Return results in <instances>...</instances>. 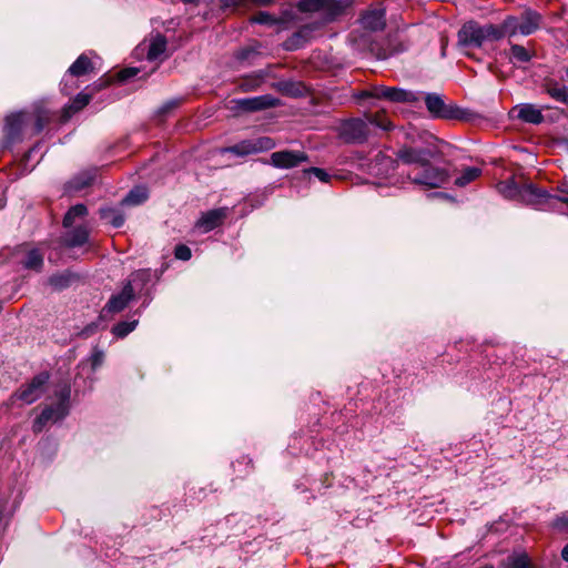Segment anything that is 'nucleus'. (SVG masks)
I'll return each instance as SVG.
<instances>
[{
  "mask_svg": "<svg viewBox=\"0 0 568 568\" xmlns=\"http://www.w3.org/2000/svg\"><path fill=\"white\" fill-rule=\"evenodd\" d=\"M566 80L568 81V65L565 68Z\"/></svg>",
  "mask_w": 568,
  "mask_h": 568,
  "instance_id": "6e6d98bb",
  "label": "nucleus"
},
{
  "mask_svg": "<svg viewBox=\"0 0 568 568\" xmlns=\"http://www.w3.org/2000/svg\"><path fill=\"white\" fill-rule=\"evenodd\" d=\"M75 278L74 274L70 272H64L60 274H54L49 278V283L51 286H53L57 290H63L72 283V281Z\"/></svg>",
  "mask_w": 568,
  "mask_h": 568,
  "instance_id": "2f4dec72",
  "label": "nucleus"
},
{
  "mask_svg": "<svg viewBox=\"0 0 568 568\" xmlns=\"http://www.w3.org/2000/svg\"><path fill=\"white\" fill-rule=\"evenodd\" d=\"M276 88L284 94L291 97H301L304 94L305 87L301 82L282 81L276 84Z\"/></svg>",
  "mask_w": 568,
  "mask_h": 568,
  "instance_id": "c756f323",
  "label": "nucleus"
},
{
  "mask_svg": "<svg viewBox=\"0 0 568 568\" xmlns=\"http://www.w3.org/2000/svg\"><path fill=\"white\" fill-rule=\"evenodd\" d=\"M99 214L102 220H106L115 229L121 227L125 221L124 215L114 207H101Z\"/></svg>",
  "mask_w": 568,
  "mask_h": 568,
  "instance_id": "393cba45",
  "label": "nucleus"
},
{
  "mask_svg": "<svg viewBox=\"0 0 568 568\" xmlns=\"http://www.w3.org/2000/svg\"><path fill=\"white\" fill-rule=\"evenodd\" d=\"M21 263L24 268L40 271L43 266V256L38 250H30Z\"/></svg>",
  "mask_w": 568,
  "mask_h": 568,
  "instance_id": "c85d7f7f",
  "label": "nucleus"
},
{
  "mask_svg": "<svg viewBox=\"0 0 568 568\" xmlns=\"http://www.w3.org/2000/svg\"><path fill=\"white\" fill-rule=\"evenodd\" d=\"M510 116L521 122L540 124L544 121L542 109L530 103H520L510 110Z\"/></svg>",
  "mask_w": 568,
  "mask_h": 568,
  "instance_id": "4468645a",
  "label": "nucleus"
},
{
  "mask_svg": "<svg viewBox=\"0 0 568 568\" xmlns=\"http://www.w3.org/2000/svg\"><path fill=\"white\" fill-rule=\"evenodd\" d=\"M312 28L310 27H303L302 29H300L297 32H295L291 39V41L294 43V44H300V39L302 38H305L306 36H308L311 32H312Z\"/></svg>",
  "mask_w": 568,
  "mask_h": 568,
  "instance_id": "c03bdc74",
  "label": "nucleus"
},
{
  "mask_svg": "<svg viewBox=\"0 0 568 568\" xmlns=\"http://www.w3.org/2000/svg\"><path fill=\"white\" fill-rule=\"evenodd\" d=\"M276 146L275 141L270 136H258L256 139L243 140L234 145L224 149V152L235 154L237 156H246L250 154L270 151Z\"/></svg>",
  "mask_w": 568,
  "mask_h": 568,
  "instance_id": "6e6552de",
  "label": "nucleus"
},
{
  "mask_svg": "<svg viewBox=\"0 0 568 568\" xmlns=\"http://www.w3.org/2000/svg\"><path fill=\"white\" fill-rule=\"evenodd\" d=\"M92 69V63L85 54H81L69 68L70 75L80 77L88 73Z\"/></svg>",
  "mask_w": 568,
  "mask_h": 568,
  "instance_id": "bb28decb",
  "label": "nucleus"
},
{
  "mask_svg": "<svg viewBox=\"0 0 568 568\" xmlns=\"http://www.w3.org/2000/svg\"><path fill=\"white\" fill-rule=\"evenodd\" d=\"M150 280V270H139L132 273L128 282L124 284L123 288L121 290V292L110 297L103 311L108 313L122 312L135 296L133 283H141V285H144Z\"/></svg>",
  "mask_w": 568,
  "mask_h": 568,
  "instance_id": "39448f33",
  "label": "nucleus"
},
{
  "mask_svg": "<svg viewBox=\"0 0 568 568\" xmlns=\"http://www.w3.org/2000/svg\"><path fill=\"white\" fill-rule=\"evenodd\" d=\"M257 4L266 6L270 4L273 0H254Z\"/></svg>",
  "mask_w": 568,
  "mask_h": 568,
  "instance_id": "8fccbe9b",
  "label": "nucleus"
},
{
  "mask_svg": "<svg viewBox=\"0 0 568 568\" xmlns=\"http://www.w3.org/2000/svg\"><path fill=\"white\" fill-rule=\"evenodd\" d=\"M425 104L429 113L439 119H456L459 110L446 105L443 98L436 93H428L425 97Z\"/></svg>",
  "mask_w": 568,
  "mask_h": 568,
  "instance_id": "9b49d317",
  "label": "nucleus"
},
{
  "mask_svg": "<svg viewBox=\"0 0 568 568\" xmlns=\"http://www.w3.org/2000/svg\"><path fill=\"white\" fill-rule=\"evenodd\" d=\"M542 17L534 10H525L520 18L508 16L501 23V30L505 37H515L516 34L530 36L539 29Z\"/></svg>",
  "mask_w": 568,
  "mask_h": 568,
  "instance_id": "20e7f679",
  "label": "nucleus"
},
{
  "mask_svg": "<svg viewBox=\"0 0 568 568\" xmlns=\"http://www.w3.org/2000/svg\"><path fill=\"white\" fill-rule=\"evenodd\" d=\"M149 194L148 190L143 186L132 189L125 197L121 201L122 205H140L146 201Z\"/></svg>",
  "mask_w": 568,
  "mask_h": 568,
  "instance_id": "a878e982",
  "label": "nucleus"
},
{
  "mask_svg": "<svg viewBox=\"0 0 568 568\" xmlns=\"http://www.w3.org/2000/svg\"><path fill=\"white\" fill-rule=\"evenodd\" d=\"M182 1H183V2H185V3H193V2H195L196 0H182Z\"/></svg>",
  "mask_w": 568,
  "mask_h": 568,
  "instance_id": "5fc2aeb1",
  "label": "nucleus"
},
{
  "mask_svg": "<svg viewBox=\"0 0 568 568\" xmlns=\"http://www.w3.org/2000/svg\"><path fill=\"white\" fill-rule=\"evenodd\" d=\"M223 9H240L245 6L246 0H221Z\"/></svg>",
  "mask_w": 568,
  "mask_h": 568,
  "instance_id": "79ce46f5",
  "label": "nucleus"
},
{
  "mask_svg": "<svg viewBox=\"0 0 568 568\" xmlns=\"http://www.w3.org/2000/svg\"><path fill=\"white\" fill-rule=\"evenodd\" d=\"M369 134L368 123L362 119H349L339 126V135L348 143H363Z\"/></svg>",
  "mask_w": 568,
  "mask_h": 568,
  "instance_id": "9d476101",
  "label": "nucleus"
},
{
  "mask_svg": "<svg viewBox=\"0 0 568 568\" xmlns=\"http://www.w3.org/2000/svg\"><path fill=\"white\" fill-rule=\"evenodd\" d=\"M498 193L504 197L520 201L527 205L541 206L549 201L557 199L568 204V197L554 196L547 191L537 187L532 183H524L518 185L514 179L501 181L496 185Z\"/></svg>",
  "mask_w": 568,
  "mask_h": 568,
  "instance_id": "f03ea898",
  "label": "nucleus"
},
{
  "mask_svg": "<svg viewBox=\"0 0 568 568\" xmlns=\"http://www.w3.org/2000/svg\"><path fill=\"white\" fill-rule=\"evenodd\" d=\"M376 159H382V160H383V161H385L387 164H389L390 166H393V161H392L389 158H386V156H384V155H382V154H378V155L376 156Z\"/></svg>",
  "mask_w": 568,
  "mask_h": 568,
  "instance_id": "09e8293b",
  "label": "nucleus"
},
{
  "mask_svg": "<svg viewBox=\"0 0 568 568\" xmlns=\"http://www.w3.org/2000/svg\"><path fill=\"white\" fill-rule=\"evenodd\" d=\"M49 377L47 372L36 375L28 384L14 392L11 398L19 399L27 405L34 403L44 394Z\"/></svg>",
  "mask_w": 568,
  "mask_h": 568,
  "instance_id": "0eeeda50",
  "label": "nucleus"
},
{
  "mask_svg": "<svg viewBox=\"0 0 568 568\" xmlns=\"http://www.w3.org/2000/svg\"><path fill=\"white\" fill-rule=\"evenodd\" d=\"M361 22L367 30H382L386 24L385 11L383 9L368 10L365 14L362 16Z\"/></svg>",
  "mask_w": 568,
  "mask_h": 568,
  "instance_id": "6ab92c4d",
  "label": "nucleus"
},
{
  "mask_svg": "<svg viewBox=\"0 0 568 568\" xmlns=\"http://www.w3.org/2000/svg\"><path fill=\"white\" fill-rule=\"evenodd\" d=\"M504 38L500 24H480L475 20L465 22L457 32V45L462 49L483 48L488 42Z\"/></svg>",
  "mask_w": 568,
  "mask_h": 568,
  "instance_id": "7ed1b4c3",
  "label": "nucleus"
},
{
  "mask_svg": "<svg viewBox=\"0 0 568 568\" xmlns=\"http://www.w3.org/2000/svg\"><path fill=\"white\" fill-rule=\"evenodd\" d=\"M273 67L268 65L265 69L254 71L247 75H244L239 83V88L243 92H250L257 90L268 78H274Z\"/></svg>",
  "mask_w": 568,
  "mask_h": 568,
  "instance_id": "2eb2a0df",
  "label": "nucleus"
},
{
  "mask_svg": "<svg viewBox=\"0 0 568 568\" xmlns=\"http://www.w3.org/2000/svg\"><path fill=\"white\" fill-rule=\"evenodd\" d=\"M378 58L379 59H387L388 58V54L386 52H383V53H379L378 54Z\"/></svg>",
  "mask_w": 568,
  "mask_h": 568,
  "instance_id": "603ef678",
  "label": "nucleus"
},
{
  "mask_svg": "<svg viewBox=\"0 0 568 568\" xmlns=\"http://www.w3.org/2000/svg\"><path fill=\"white\" fill-rule=\"evenodd\" d=\"M347 4V0H300L297 8L302 12H320L325 23L341 14Z\"/></svg>",
  "mask_w": 568,
  "mask_h": 568,
  "instance_id": "423d86ee",
  "label": "nucleus"
},
{
  "mask_svg": "<svg viewBox=\"0 0 568 568\" xmlns=\"http://www.w3.org/2000/svg\"><path fill=\"white\" fill-rule=\"evenodd\" d=\"M26 114L22 112L6 118L4 133L9 141H16L22 130Z\"/></svg>",
  "mask_w": 568,
  "mask_h": 568,
  "instance_id": "aec40b11",
  "label": "nucleus"
},
{
  "mask_svg": "<svg viewBox=\"0 0 568 568\" xmlns=\"http://www.w3.org/2000/svg\"><path fill=\"white\" fill-rule=\"evenodd\" d=\"M308 156L301 151H278L271 155V163L278 169H292L307 161Z\"/></svg>",
  "mask_w": 568,
  "mask_h": 568,
  "instance_id": "ddd939ff",
  "label": "nucleus"
},
{
  "mask_svg": "<svg viewBox=\"0 0 568 568\" xmlns=\"http://www.w3.org/2000/svg\"><path fill=\"white\" fill-rule=\"evenodd\" d=\"M91 97L89 94L79 93L68 110L72 112H78L90 103Z\"/></svg>",
  "mask_w": 568,
  "mask_h": 568,
  "instance_id": "e433bc0d",
  "label": "nucleus"
},
{
  "mask_svg": "<svg viewBox=\"0 0 568 568\" xmlns=\"http://www.w3.org/2000/svg\"><path fill=\"white\" fill-rule=\"evenodd\" d=\"M166 50V39L162 34H156L149 44L146 58L150 61L160 59Z\"/></svg>",
  "mask_w": 568,
  "mask_h": 568,
  "instance_id": "5701e85b",
  "label": "nucleus"
},
{
  "mask_svg": "<svg viewBox=\"0 0 568 568\" xmlns=\"http://www.w3.org/2000/svg\"><path fill=\"white\" fill-rule=\"evenodd\" d=\"M366 122L368 124L375 125L384 131H388L392 129L390 121L384 114H379V113L369 114V115H367Z\"/></svg>",
  "mask_w": 568,
  "mask_h": 568,
  "instance_id": "f704fd0d",
  "label": "nucleus"
},
{
  "mask_svg": "<svg viewBox=\"0 0 568 568\" xmlns=\"http://www.w3.org/2000/svg\"><path fill=\"white\" fill-rule=\"evenodd\" d=\"M139 73L136 68H125L118 73V78L121 82L126 81Z\"/></svg>",
  "mask_w": 568,
  "mask_h": 568,
  "instance_id": "a19ab883",
  "label": "nucleus"
},
{
  "mask_svg": "<svg viewBox=\"0 0 568 568\" xmlns=\"http://www.w3.org/2000/svg\"><path fill=\"white\" fill-rule=\"evenodd\" d=\"M179 105V100H172L168 103H165L161 109H160V112L162 114L169 112L170 110L176 108Z\"/></svg>",
  "mask_w": 568,
  "mask_h": 568,
  "instance_id": "49530a36",
  "label": "nucleus"
},
{
  "mask_svg": "<svg viewBox=\"0 0 568 568\" xmlns=\"http://www.w3.org/2000/svg\"><path fill=\"white\" fill-rule=\"evenodd\" d=\"M59 403L57 405L58 407V414L57 419L63 418L68 413V402L70 398V388L64 386L58 392Z\"/></svg>",
  "mask_w": 568,
  "mask_h": 568,
  "instance_id": "473e14b6",
  "label": "nucleus"
},
{
  "mask_svg": "<svg viewBox=\"0 0 568 568\" xmlns=\"http://www.w3.org/2000/svg\"><path fill=\"white\" fill-rule=\"evenodd\" d=\"M99 364V357H94L93 366H97Z\"/></svg>",
  "mask_w": 568,
  "mask_h": 568,
  "instance_id": "864d4df0",
  "label": "nucleus"
},
{
  "mask_svg": "<svg viewBox=\"0 0 568 568\" xmlns=\"http://www.w3.org/2000/svg\"><path fill=\"white\" fill-rule=\"evenodd\" d=\"M2 519H3V517H2V514L0 513V529L2 528Z\"/></svg>",
  "mask_w": 568,
  "mask_h": 568,
  "instance_id": "4d7b16f0",
  "label": "nucleus"
},
{
  "mask_svg": "<svg viewBox=\"0 0 568 568\" xmlns=\"http://www.w3.org/2000/svg\"><path fill=\"white\" fill-rule=\"evenodd\" d=\"M257 54H258V51L256 50V48H254V47H246V48L240 49L235 53V58L239 61H247V60H250L251 58H253V57H255Z\"/></svg>",
  "mask_w": 568,
  "mask_h": 568,
  "instance_id": "4c0bfd02",
  "label": "nucleus"
},
{
  "mask_svg": "<svg viewBox=\"0 0 568 568\" xmlns=\"http://www.w3.org/2000/svg\"><path fill=\"white\" fill-rule=\"evenodd\" d=\"M501 568H532L530 558L526 552H513L500 565Z\"/></svg>",
  "mask_w": 568,
  "mask_h": 568,
  "instance_id": "4be33fe9",
  "label": "nucleus"
},
{
  "mask_svg": "<svg viewBox=\"0 0 568 568\" xmlns=\"http://www.w3.org/2000/svg\"><path fill=\"white\" fill-rule=\"evenodd\" d=\"M138 323V320L122 321L113 326L112 332L118 337H125L128 334L135 329Z\"/></svg>",
  "mask_w": 568,
  "mask_h": 568,
  "instance_id": "72a5a7b5",
  "label": "nucleus"
},
{
  "mask_svg": "<svg viewBox=\"0 0 568 568\" xmlns=\"http://www.w3.org/2000/svg\"><path fill=\"white\" fill-rule=\"evenodd\" d=\"M305 174H313L321 182L327 183L331 179V175L323 169L320 168H310L304 171Z\"/></svg>",
  "mask_w": 568,
  "mask_h": 568,
  "instance_id": "58836bf2",
  "label": "nucleus"
},
{
  "mask_svg": "<svg viewBox=\"0 0 568 568\" xmlns=\"http://www.w3.org/2000/svg\"><path fill=\"white\" fill-rule=\"evenodd\" d=\"M544 91L555 101L568 105V87L556 79H546Z\"/></svg>",
  "mask_w": 568,
  "mask_h": 568,
  "instance_id": "a211bd4d",
  "label": "nucleus"
},
{
  "mask_svg": "<svg viewBox=\"0 0 568 568\" xmlns=\"http://www.w3.org/2000/svg\"><path fill=\"white\" fill-rule=\"evenodd\" d=\"M481 174V169L476 166H468L462 171L460 176L455 180L457 186H466L470 182L475 181Z\"/></svg>",
  "mask_w": 568,
  "mask_h": 568,
  "instance_id": "7c9ffc66",
  "label": "nucleus"
},
{
  "mask_svg": "<svg viewBox=\"0 0 568 568\" xmlns=\"http://www.w3.org/2000/svg\"><path fill=\"white\" fill-rule=\"evenodd\" d=\"M229 213L227 207H220L207 211L195 223V227L200 229L203 233H207L219 225L226 219Z\"/></svg>",
  "mask_w": 568,
  "mask_h": 568,
  "instance_id": "dca6fc26",
  "label": "nucleus"
},
{
  "mask_svg": "<svg viewBox=\"0 0 568 568\" xmlns=\"http://www.w3.org/2000/svg\"><path fill=\"white\" fill-rule=\"evenodd\" d=\"M559 191L564 194H567L568 195V186L567 185H562V186H559Z\"/></svg>",
  "mask_w": 568,
  "mask_h": 568,
  "instance_id": "3c124183",
  "label": "nucleus"
},
{
  "mask_svg": "<svg viewBox=\"0 0 568 568\" xmlns=\"http://www.w3.org/2000/svg\"><path fill=\"white\" fill-rule=\"evenodd\" d=\"M174 255L178 260L189 261L192 256L191 250L184 244L176 245Z\"/></svg>",
  "mask_w": 568,
  "mask_h": 568,
  "instance_id": "ea45409f",
  "label": "nucleus"
},
{
  "mask_svg": "<svg viewBox=\"0 0 568 568\" xmlns=\"http://www.w3.org/2000/svg\"><path fill=\"white\" fill-rule=\"evenodd\" d=\"M237 109L245 112H256L278 105V99L271 94L258 95L253 98H244L234 101Z\"/></svg>",
  "mask_w": 568,
  "mask_h": 568,
  "instance_id": "f8f14e48",
  "label": "nucleus"
},
{
  "mask_svg": "<svg viewBox=\"0 0 568 568\" xmlns=\"http://www.w3.org/2000/svg\"><path fill=\"white\" fill-rule=\"evenodd\" d=\"M49 122V118L48 116H44L42 114H38L37 119H36V124H34V132L36 133H40L45 124Z\"/></svg>",
  "mask_w": 568,
  "mask_h": 568,
  "instance_id": "a18cd8bd",
  "label": "nucleus"
},
{
  "mask_svg": "<svg viewBox=\"0 0 568 568\" xmlns=\"http://www.w3.org/2000/svg\"><path fill=\"white\" fill-rule=\"evenodd\" d=\"M58 407H45L33 423V430L40 433L50 420L57 422Z\"/></svg>",
  "mask_w": 568,
  "mask_h": 568,
  "instance_id": "cd10ccee",
  "label": "nucleus"
},
{
  "mask_svg": "<svg viewBox=\"0 0 568 568\" xmlns=\"http://www.w3.org/2000/svg\"><path fill=\"white\" fill-rule=\"evenodd\" d=\"M253 21L261 24H270L274 22V19L270 13L261 11L254 16Z\"/></svg>",
  "mask_w": 568,
  "mask_h": 568,
  "instance_id": "37998d69",
  "label": "nucleus"
},
{
  "mask_svg": "<svg viewBox=\"0 0 568 568\" xmlns=\"http://www.w3.org/2000/svg\"><path fill=\"white\" fill-rule=\"evenodd\" d=\"M561 557L564 560L568 561V544L564 547L561 551Z\"/></svg>",
  "mask_w": 568,
  "mask_h": 568,
  "instance_id": "de8ad7c7",
  "label": "nucleus"
},
{
  "mask_svg": "<svg viewBox=\"0 0 568 568\" xmlns=\"http://www.w3.org/2000/svg\"><path fill=\"white\" fill-rule=\"evenodd\" d=\"M362 97L384 99L390 102H416L418 100L417 94L413 91L385 85H375L369 91L363 92Z\"/></svg>",
  "mask_w": 568,
  "mask_h": 568,
  "instance_id": "1a4fd4ad",
  "label": "nucleus"
},
{
  "mask_svg": "<svg viewBox=\"0 0 568 568\" xmlns=\"http://www.w3.org/2000/svg\"><path fill=\"white\" fill-rule=\"evenodd\" d=\"M439 154L440 151L435 146H403L397 152V159L402 163L412 166L407 173L409 181L428 189H437L445 184L449 178L446 169L435 166L430 163V160L437 158Z\"/></svg>",
  "mask_w": 568,
  "mask_h": 568,
  "instance_id": "f257e3e1",
  "label": "nucleus"
},
{
  "mask_svg": "<svg viewBox=\"0 0 568 568\" xmlns=\"http://www.w3.org/2000/svg\"><path fill=\"white\" fill-rule=\"evenodd\" d=\"M94 179L95 170L81 172L68 182L67 189L69 191H81L91 185Z\"/></svg>",
  "mask_w": 568,
  "mask_h": 568,
  "instance_id": "412c9836",
  "label": "nucleus"
},
{
  "mask_svg": "<svg viewBox=\"0 0 568 568\" xmlns=\"http://www.w3.org/2000/svg\"><path fill=\"white\" fill-rule=\"evenodd\" d=\"M89 211L84 204H75L71 206L68 212L64 214L62 224L63 227L70 229L73 226L77 220L84 219L88 215Z\"/></svg>",
  "mask_w": 568,
  "mask_h": 568,
  "instance_id": "b1692460",
  "label": "nucleus"
},
{
  "mask_svg": "<svg viewBox=\"0 0 568 568\" xmlns=\"http://www.w3.org/2000/svg\"><path fill=\"white\" fill-rule=\"evenodd\" d=\"M510 54L513 59L523 63L528 62L531 59V55L528 52V50L520 44H511Z\"/></svg>",
  "mask_w": 568,
  "mask_h": 568,
  "instance_id": "c9c22d12",
  "label": "nucleus"
},
{
  "mask_svg": "<svg viewBox=\"0 0 568 568\" xmlns=\"http://www.w3.org/2000/svg\"><path fill=\"white\" fill-rule=\"evenodd\" d=\"M90 229L85 224L70 227L63 237V243L68 247H80L89 242Z\"/></svg>",
  "mask_w": 568,
  "mask_h": 568,
  "instance_id": "f3484780",
  "label": "nucleus"
}]
</instances>
